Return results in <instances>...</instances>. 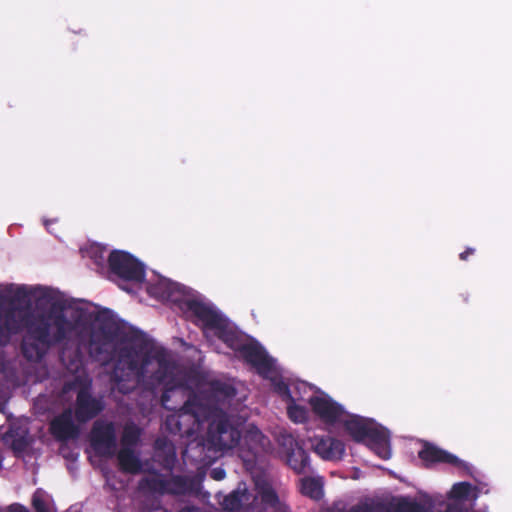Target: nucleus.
<instances>
[{
	"instance_id": "e433bc0d",
	"label": "nucleus",
	"mask_w": 512,
	"mask_h": 512,
	"mask_svg": "<svg viewBox=\"0 0 512 512\" xmlns=\"http://www.w3.org/2000/svg\"><path fill=\"white\" fill-rule=\"evenodd\" d=\"M28 296V292L25 286H19L14 294L15 300H22Z\"/></svg>"
},
{
	"instance_id": "ea45409f",
	"label": "nucleus",
	"mask_w": 512,
	"mask_h": 512,
	"mask_svg": "<svg viewBox=\"0 0 512 512\" xmlns=\"http://www.w3.org/2000/svg\"><path fill=\"white\" fill-rule=\"evenodd\" d=\"M166 446V441L162 439H157L155 442L156 449H161Z\"/></svg>"
},
{
	"instance_id": "6ab92c4d",
	"label": "nucleus",
	"mask_w": 512,
	"mask_h": 512,
	"mask_svg": "<svg viewBox=\"0 0 512 512\" xmlns=\"http://www.w3.org/2000/svg\"><path fill=\"white\" fill-rule=\"evenodd\" d=\"M214 332L221 341H223L236 353L247 341L241 334L229 327L228 321L226 319L223 320L220 328H217Z\"/></svg>"
},
{
	"instance_id": "cd10ccee",
	"label": "nucleus",
	"mask_w": 512,
	"mask_h": 512,
	"mask_svg": "<svg viewBox=\"0 0 512 512\" xmlns=\"http://www.w3.org/2000/svg\"><path fill=\"white\" fill-rule=\"evenodd\" d=\"M287 407V414L294 423H304L307 420V409L296 405L294 401Z\"/></svg>"
},
{
	"instance_id": "ddd939ff",
	"label": "nucleus",
	"mask_w": 512,
	"mask_h": 512,
	"mask_svg": "<svg viewBox=\"0 0 512 512\" xmlns=\"http://www.w3.org/2000/svg\"><path fill=\"white\" fill-rule=\"evenodd\" d=\"M418 457L424 462L426 467L436 463H444L464 471H469L470 469L469 465L456 455L429 442L424 443L422 449L418 452Z\"/></svg>"
},
{
	"instance_id": "0eeeda50",
	"label": "nucleus",
	"mask_w": 512,
	"mask_h": 512,
	"mask_svg": "<svg viewBox=\"0 0 512 512\" xmlns=\"http://www.w3.org/2000/svg\"><path fill=\"white\" fill-rule=\"evenodd\" d=\"M239 358L252 366L257 373L268 378L274 370V362L265 349L256 341H246L237 352Z\"/></svg>"
},
{
	"instance_id": "39448f33",
	"label": "nucleus",
	"mask_w": 512,
	"mask_h": 512,
	"mask_svg": "<svg viewBox=\"0 0 512 512\" xmlns=\"http://www.w3.org/2000/svg\"><path fill=\"white\" fill-rule=\"evenodd\" d=\"M346 417L342 422L343 426L355 442H368L376 449H384L388 446L387 430L373 419L350 414H347Z\"/></svg>"
},
{
	"instance_id": "f8f14e48",
	"label": "nucleus",
	"mask_w": 512,
	"mask_h": 512,
	"mask_svg": "<svg viewBox=\"0 0 512 512\" xmlns=\"http://www.w3.org/2000/svg\"><path fill=\"white\" fill-rule=\"evenodd\" d=\"M312 411L326 424L334 425L343 422L347 415L343 406L334 401L331 397L312 396L309 399Z\"/></svg>"
},
{
	"instance_id": "dca6fc26",
	"label": "nucleus",
	"mask_w": 512,
	"mask_h": 512,
	"mask_svg": "<svg viewBox=\"0 0 512 512\" xmlns=\"http://www.w3.org/2000/svg\"><path fill=\"white\" fill-rule=\"evenodd\" d=\"M313 448L322 459L328 461L341 460L345 454L343 441L330 436L316 437Z\"/></svg>"
},
{
	"instance_id": "9d476101",
	"label": "nucleus",
	"mask_w": 512,
	"mask_h": 512,
	"mask_svg": "<svg viewBox=\"0 0 512 512\" xmlns=\"http://www.w3.org/2000/svg\"><path fill=\"white\" fill-rule=\"evenodd\" d=\"M279 445L284 449L289 467L297 474L306 473L310 459L308 453L290 433H281L278 438Z\"/></svg>"
},
{
	"instance_id": "b1692460",
	"label": "nucleus",
	"mask_w": 512,
	"mask_h": 512,
	"mask_svg": "<svg viewBox=\"0 0 512 512\" xmlns=\"http://www.w3.org/2000/svg\"><path fill=\"white\" fill-rule=\"evenodd\" d=\"M250 499V494L248 490L244 487L241 489L238 487L236 490L232 491L230 494L224 497L221 505L224 510L234 512L239 511L244 502H248Z\"/></svg>"
},
{
	"instance_id": "412c9836",
	"label": "nucleus",
	"mask_w": 512,
	"mask_h": 512,
	"mask_svg": "<svg viewBox=\"0 0 512 512\" xmlns=\"http://www.w3.org/2000/svg\"><path fill=\"white\" fill-rule=\"evenodd\" d=\"M117 459L122 472L136 474L141 471V461L132 448L122 447L117 454Z\"/></svg>"
},
{
	"instance_id": "7ed1b4c3",
	"label": "nucleus",
	"mask_w": 512,
	"mask_h": 512,
	"mask_svg": "<svg viewBox=\"0 0 512 512\" xmlns=\"http://www.w3.org/2000/svg\"><path fill=\"white\" fill-rule=\"evenodd\" d=\"M205 394H193L183 406L164 421V429L180 438H190L200 428L201 424L209 420L215 412V404H204Z\"/></svg>"
},
{
	"instance_id": "a211bd4d",
	"label": "nucleus",
	"mask_w": 512,
	"mask_h": 512,
	"mask_svg": "<svg viewBox=\"0 0 512 512\" xmlns=\"http://www.w3.org/2000/svg\"><path fill=\"white\" fill-rule=\"evenodd\" d=\"M257 488L261 503L266 508H271L273 512H288V507L280 501L276 491L270 484H258Z\"/></svg>"
},
{
	"instance_id": "423d86ee",
	"label": "nucleus",
	"mask_w": 512,
	"mask_h": 512,
	"mask_svg": "<svg viewBox=\"0 0 512 512\" xmlns=\"http://www.w3.org/2000/svg\"><path fill=\"white\" fill-rule=\"evenodd\" d=\"M108 265L111 273L125 281L141 283L145 279L143 264L128 252L113 250L109 254Z\"/></svg>"
},
{
	"instance_id": "5701e85b",
	"label": "nucleus",
	"mask_w": 512,
	"mask_h": 512,
	"mask_svg": "<svg viewBox=\"0 0 512 512\" xmlns=\"http://www.w3.org/2000/svg\"><path fill=\"white\" fill-rule=\"evenodd\" d=\"M139 489L160 495L166 494L167 478L159 473H152L143 477L139 482Z\"/></svg>"
},
{
	"instance_id": "20e7f679",
	"label": "nucleus",
	"mask_w": 512,
	"mask_h": 512,
	"mask_svg": "<svg viewBox=\"0 0 512 512\" xmlns=\"http://www.w3.org/2000/svg\"><path fill=\"white\" fill-rule=\"evenodd\" d=\"M215 410L207 421V449L214 452L232 449L238 445L241 433L230 423L227 414L221 408L215 405Z\"/></svg>"
},
{
	"instance_id": "f03ea898",
	"label": "nucleus",
	"mask_w": 512,
	"mask_h": 512,
	"mask_svg": "<svg viewBox=\"0 0 512 512\" xmlns=\"http://www.w3.org/2000/svg\"><path fill=\"white\" fill-rule=\"evenodd\" d=\"M174 365L168 359L163 347L155 348L149 340L144 351L133 346L120 348L111 372L113 388L122 394H129L138 385L144 391L156 393L161 385L172 379Z\"/></svg>"
},
{
	"instance_id": "4468645a",
	"label": "nucleus",
	"mask_w": 512,
	"mask_h": 512,
	"mask_svg": "<svg viewBox=\"0 0 512 512\" xmlns=\"http://www.w3.org/2000/svg\"><path fill=\"white\" fill-rule=\"evenodd\" d=\"M50 432L60 442L74 440L79 437L80 429L73 421L71 409H65L56 416L50 423Z\"/></svg>"
},
{
	"instance_id": "c85d7f7f",
	"label": "nucleus",
	"mask_w": 512,
	"mask_h": 512,
	"mask_svg": "<svg viewBox=\"0 0 512 512\" xmlns=\"http://www.w3.org/2000/svg\"><path fill=\"white\" fill-rule=\"evenodd\" d=\"M29 440L27 437V433L23 435H15L13 436L12 442H11V448L15 453H22L25 452L29 446Z\"/></svg>"
},
{
	"instance_id": "f3484780",
	"label": "nucleus",
	"mask_w": 512,
	"mask_h": 512,
	"mask_svg": "<svg viewBox=\"0 0 512 512\" xmlns=\"http://www.w3.org/2000/svg\"><path fill=\"white\" fill-rule=\"evenodd\" d=\"M236 395V389L233 385L214 380L209 385L207 391V402L205 404H215L217 407L220 402L231 399Z\"/></svg>"
},
{
	"instance_id": "c9c22d12",
	"label": "nucleus",
	"mask_w": 512,
	"mask_h": 512,
	"mask_svg": "<svg viewBox=\"0 0 512 512\" xmlns=\"http://www.w3.org/2000/svg\"><path fill=\"white\" fill-rule=\"evenodd\" d=\"M170 392H171V389L170 388H166L162 394H161V397H160V402H161V405L167 409V410H172L173 408L170 407L168 405V402H169V399H170Z\"/></svg>"
},
{
	"instance_id": "f257e3e1",
	"label": "nucleus",
	"mask_w": 512,
	"mask_h": 512,
	"mask_svg": "<svg viewBox=\"0 0 512 512\" xmlns=\"http://www.w3.org/2000/svg\"><path fill=\"white\" fill-rule=\"evenodd\" d=\"M64 310L60 303H53L47 311L36 314L0 306V334H17L24 327L21 352L28 361L40 362L51 348L69 340L76 329Z\"/></svg>"
},
{
	"instance_id": "6e6552de",
	"label": "nucleus",
	"mask_w": 512,
	"mask_h": 512,
	"mask_svg": "<svg viewBox=\"0 0 512 512\" xmlns=\"http://www.w3.org/2000/svg\"><path fill=\"white\" fill-rule=\"evenodd\" d=\"M104 410L100 398L92 395L90 384H83L77 391L74 416L79 423H86L97 417Z\"/></svg>"
},
{
	"instance_id": "393cba45",
	"label": "nucleus",
	"mask_w": 512,
	"mask_h": 512,
	"mask_svg": "<svg viewBox=\"0 0 512 512\" xmlns=\"http://www.w3.org/2000/svg\"><path fill=\"white\" fill-rule=\"evenodd\" d=\"M300 491L311 499L320 500L323 497V484L319 479L306 477L301 479Z\"/></svg>"
},
{
	"instance_id": "72a5a7b5",
	"label": "nucleus",
	"mask_w": 512,
	"mask_h": 512,
	"mask_svg": "<svg viewBox=\"0 0 512 512\" xmlns=\"http://www.w3.org/2000/svg\"><path fill=\"white\" fill-rule=\"evenodd\" d=\"M374 508L370 504H358L352 506L349 510L345 512H373Z\"/></svg>"
},
{
	"instance_id": "4c0bfd02",
	"label": "nucleus",
	"mask_w": 512,
	"mask_h": 512,
	"mask_svg": "<svg viewBox=\"0 0 512 512\" xmlns=\"http://www.w3.org/2000/svg\"><path fill=\"white\" fill-rule=\"evenodd\" d=\"M8 512H30L25 506L15 503L9 506Z\"/></svg>"
},
{
	"instance_id": "9b49d317",
	"label": "nucleus",
	"mask_w": 512,
	"mask_h": 512,
	"mask_svg": "<svg viewBox=\"0 0 512 512\" xmlns=\"http://www.w3.org/2000/svg\"><path fill=\"white\" fill-rule=\"evenodd\" d=\"M115 353L113 336L109 332L99 329L90 334L88 354L94 361L107 365L114 360Z\"/></svg>"
},
{
	"instance_id": "58836bf2",
	"label": "nucleus",
	"mask_w": 512,
	"mask_h": 512,
	"mask_svg": "<svg viewBox=\"0 0 512 512\" xmlns=\"http://www.w3.org/2000/svg\"><path fill=\"white\" fill-rule=\"evenodd\" d=\"M475 253V249L471 247H467L465 251L461 252L459 254V258L462 261H466L469 256L473 255Z\"/></svg>"
},
{
	"instance_id": "1a4fd4ad",
	"label": "nucleus",
	"mask_w": 512,
	"mask_h": 512,
	"mask_svg": "<svg viewBox=\"0 0 512 512\" xmlns=\"http://www.w3.org/2000/svg\"><path fill=\"white\" fill-rule=\"evenodd\" d=\"M91 446L97 455L111 458L115 455L117 439L112 422H95L91 430Z\"/></svg>"
},
{
	"instance_id": "7c9ffc66",
	"label": "nucleus",
	"mask_w": 512,
	"mask_h": 512,
	"mask_svg": "<svg viewBox=\"0 0 512 512\" xmlns=\"http://www.w3.org/2000/svg\"><path fill=\"white\" fill-rule=\"evenodd\" d=\"M274 390L283 399L290 400L291 402H293V398L291 396L289 386L284 381L279 380V381L274 382Z\"/></svg>"
},
{
	"instance_id": "4be33fe9",
	"label": "nucleus",
	"mask_w": 512,
	"mask_h": 512,
	"mask_svg": "<svg viewBox=\"0 0 512 512\" xmlns=\"http://www.w3.org/2000/svg\"><path fill=\"white\" fill-rule=\"evenodd\" d=\"M148 292L150 295L162 300L177 301L176 294L179 293V286L168 280H159L148 287Z\"/></svg>"
},
{
	"instance_id": "a878e982",
	"label": "nucleus",
	"mask_w": 512,
	"mask_h": 512,
	"mask_svg": "<svg viewBox=\"0 0 512 512\" xmlns=\"http://www.w3.org/2000/svg\"><path fill=\"white\" fill-rule=\"evenodd\" d=\"M140 429L135 425H128L124 428L121 442L123 447H130L137 445L140 439Z\"/></svg>"
},
{
	"instance_id": "aec40b11",
	"label": "nucleus",
	"mask_w": 512,
	"mask_h": 512,
	"mask_svg": "<svg viewBox=\"0 0 512 512\" xmlns=\"http://www.w3.org/2000/svg\"><path fill=\"white\" fill-rule=\"evenodd\" d=\"M195 486L194 479L182 475H173L167 478L166 494L187 495L195 490Z\"/></svg>"
},
{
	"instance_id": "2eb2a0df",
	"label": "nucleus",
	"mask_w": 512,
	"mask_h": 512,
	"mask_svg": "<svg viewBox=\"0 0 512 512\" xmlns=\"http://www.w3.org/2000/svg\"><path fill=\"white\" fill-rule=\"evenodd\" d=\"M185 306L187 311L191 312L205 329L215 331L217 328H220L225 319L210 305L198 300H188L185 302Z\"/></svg>"
},
{
	"instance_id": "2f4dec72",
	"label": "nucleus",
	"mask_w": 512,
	"mask_h": 512,
	"mask_svg": "<svg viewBox=\"0 0 512 512\" xmlns=\"http://www.w3.org/2000/svg\"><path fill=\"white\" fill-rule=\"evenodd\" d=\"M32 506L36 512H50L39 490L33 494Z\"/></svg>"
},
{
	"instance_id": "c756f323",
	"label": "nucleus",
	"mask_w": 512,
	"mask_h": 512,
	"mask_svg": "<svg viewBox=\"0 0 512 512\" xmlns=\"http://www.w3.org/2000/svg\"><path fill=\"white\" fill-rule=\"evenodd\" d=\"M472 489V485L469 482H459L453 485L452 494L455 498L466 499Z\"/></svg>"
},
{
	"instance_id": "a19ab883",
	"label": "nucleus",
	"mask_w": 512,
	"mask_h": 512,
	"mask_svg": "<svg viewBox=\"0 0 512 512\" xmlns=\"http://www.w3.org/2000/svg\"><path fill=\"white\" fill-rule=\"evenodd\" d=\"M145 512H167L166 509L162 508L161 506L156 507L155 509L145 511Z\"/></svg>"
},
{
	"instance_id": "f704fd0d",
	"label": "nucleus",
	"mask_w": 512,
	"mask_h": 512,
	"mask_svg": "<svg viewBox=\"0 0 512 512\" xmlns=\"http://www.w3.org/2000/svg\"><path fill=\"white\" fill-rule=\"evenodd\" d=\"M210 476L212 479L216 480V481H220V480H223L226 476V472L223 468H220V467H216V468H213L211 471H210Z\"/></svg>"
},
{
	"instance_id": "473e14b6",
	"label": "nucleus",
	"mask_w": 512,
	"mask_h": 512,
	"mask_svg": "<svg viewBox=\"0 0 512 512\" xmlns=\"http://www.w3.org/2000/svg\"><path fill=\"white\" fill-rule=\"evenodd\" d=\"M176 460V454L174 451V448L172 446L168 447V453L166 454L164 460H163V466L165 468L171 469L175 463Z\"/></svg>"
},
{
	"instance_id": "bb28decb",
	"label": "nucleus",
	"mask_w": 512,
	"mask_h": 512,
	"mask_svg": "<svg viewBox=\"0 0 512 512\" xmlns=\"http://www.w3.org/2000/svg\"><path fill=\"white\" fill-rule=\"evenodd\" d=\"M395 512H427L423 505L407 498H400L394 505Z\"/></svg>"
}]
</instances>
